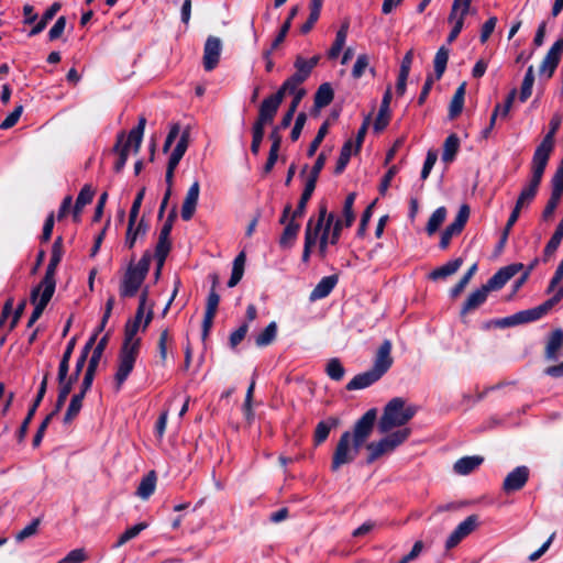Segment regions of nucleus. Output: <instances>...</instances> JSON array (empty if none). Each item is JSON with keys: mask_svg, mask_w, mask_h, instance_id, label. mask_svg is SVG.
Instances as JSON below:
<instances>
[{"mask_svg": "<svg viewBox=\"0 0 563 563\" xmlns=\"http://www.w3.org/2000/svg\"><path fill=\"white\" fill-rule=\"evenodd\" d=\"M147 295V288L143 289L136 313L134 318L128 320L125 324L124 340L120 350L118 369L114 376L118 390L131 374L140 353L141 339L137 338L136 334L141 327L142 330L145 331L153 319L152 307L146 308Z\"/></svg>", "mask_w": 563, "mask_h": 563, "instance_id": "obj_1", "label": "nucleus"}, {"mask_svg": "<svg viewBox=\"0 0 563 563\" xmlns=\"http://www.w3.org/2000/svg\"><path fill=\"white\" fill-rule=\"evenodd\" d=\"M375 420L376 410L369 409L355 422L353 432L342 433L333 453L332 471H338L342 465L355 460L360 449L372 434Z\"/></svg>", "mask_w": 563, "mask_h": 563, "instance_id": "obj_2", "label": "nucleus"}, {"mask_svg": "<svg viewBox=\"0 0 563 563\" xmlns=\"http://www.w3.org/2000/svg\"><path fill=\"white\" fill-rule=\"evenodd\" d=\"M417 407L400 397L393 398L384 408V412L378 421L380 433H388L395 428L406 426L416 415Z\"/></svg>", "mask_w": 563, "mask_h": 563, "instance_id": "obj_3", "label": "nucleus"}, {"mask_svg": "<svg viewBox=\"0 0 563 563\" xmlns=\"http://www.w3.org/2000/svg\"><path fill=\"white\" fill-rule=\"evenodd\" d=\"M145 125H146V119L144 117H141L139 119L137 125L130 131V133L126 137L124 136V134H121L118 137V142L114 146V152L118 154V158L114 163L115 172L119 173L124 168L128 157L131 152H134V153L139 152V150L141 147Z\"/></svg>", "mask_w": 563, "mask_h": 563, "instance_id": "obj_4", "label": "nucleus"}, {"mask_svg": "<svg viewBox=\"0 0 563 563\" xmlns=\"http://www.w3.org/2000/svg\"><path fill=\"white\" fill-rule=\"evenodd\" d=\"M152 255L145 252L136 265H130L120 286V295L123 298L134 297L143 284L151 264Z\"/></svg>", "mask_w": 563, "mask_h": 563, "instance_id": "obj_5", "label": "nucleus"}, {"mask_svg": "<svg viewBox=\"0 0 563 563\" xmlns=\"http://www.w3.org/2000/svg\"><path fill=\"white\" fill-rule=\"evenodd\" d=\"M410 433L411 430L409 428H402L387 434L379 441L369 442L366 445L368 451L367 463L371 464L384 455L391 454L409 438Z\"/></svg>", "mask_w": 563, "mask_h": 563, "instance_id": "obj_6", "label": "nucleus"}, {"mask_svg": "<svg viewBox=\"0 0 563 563\" xmlns=\"http://www.w3.org/2000/svg\"><path fill=\"white\" fill-rule=\"evenodd\" d=\"M547 165L548 163L532 158L531 178L529 183L522 188L514 211H517L520 214L521 209L529 206L530 202L534 199Z\"/></svg>", "mask_w": 563, "mask_h": 563, "instance_id": "obj_7", "label": "nucleus"}, {"mask_svg": "<svg viewBox=\"0 0 563 563\" xmlns=\"http://www.w3.org/2000/svg\"><path fill=\"white\" fill-rule=\"evenodd\" d=\"M472 1L473 0H453L448 19L449 22L453 24V27L448 36V43L454 42L461 33L464 26V19L470 13Z\"/></svg>", "mask_w": 563, "mask_h": 563, "instance_id": "obj_8", "label": "nucleus"}, {"mask_svg": "<svg viewBox=\"0 0 563 563\" xmlns=\"http://www.w3.org/2000/svg\"><path fill=\"white\" fill-rule=\"evenodd\" d=\"M562 123V117L560 114L553 115L550 121V131L543 137L542 142L536 148L533 157L544 163L549 162L550 155L554 148V135L560 129Z\"/></svg>", "mask_w": 563, "mask_h": 563, "instance_id": "obj_9", "label": "nucleus"}, {"mask_svg": "<svg viewBox=\"0 0 563 563\" xmlns=\"http://www.w3.org/2000/svg\"><path fill=\"white\" fill-rule=\"evenodd\" d=\"M478 526V517L471 515L466 517L459 526L452 531L445 541L448 550L455 548L463 539L470 536Z\"/></svg>", "mask_w": 563, "mask_h": 563, "instance_id": "obj_10", "label": "nucleus"}, {"mask_svg": "<svg viewBox=\"0 0 563 563\" xmlns=\"http://www.w3.org/2000/svg\"><path fill=\"white\" fill-rule=\"evenodd\" d=\"M522 269L523 265L521 263H514L501 267L487 280L484 286L488 289V291L498 290Z\"/></svg>", "mask_w": 563, "mask_h": 563, "instance_id": "obj_11", "label": "nucleus"}, {"mask_svg": "<svg viewBox=\"0 0 563 563\" xmlns=\"http://www.w3.org/2000/svg\"><path fill=\"white\" fill-rule=\"evenodd\" d=\"M222 52V42L217 36H209L205 43L203 47V58L202 64L203 68L207 71H211L214 69L220 60Z\"/></svg>", "mask_w": 563, "mask_h": 563, "instance_id": "obj_12", "label": "nucleus"}, {"mask_svg": "<svg viewBox=\"0 0 563 563\" xmlns=\"http://www.w3.org/2000/svg\"><path fill=\"white\" fill-rule=\"evenodd\" d=\"M282 102L280 93H273L265 98L260 106L255 124H261V126L265 128L266 124L272 123Z\"/></svg>", "mask_w": 563, "mask_h": 563, "instance_id": "obj_13", "label": "nucleus"}, {"mask_svg": "<svg viewBox=\"0 0 563 563\" xmlns=\"http://www.w3.org/2000/svg\"><path fill=\"white\" fill-rule=\"evenodd\" d=\"M563 54V38L558 40L549 49L540 65V75L551 78Z\"/></svg>", "mask_w": 563, "mask_h": 563, "instance_id": "obj_14", "label": "nucleus"}, {"mask_svg": "<svg viewBox=\"0 0 563 563\" xmlns=\"http://www.w3.org/2000/svg\"><path fill=\"white\" fill-rule=\"evenodd\" d=\"M334 214L327 212L324 205L319 208L318 219H312V232H318V241L330 243L331 228L333 225Z\"/></svg>", "mask_w": 563, "mask_h": 563, "instance_id": "obj_15", "label": "nucleus"}, {"mask_svg": "<svg viewBox=\"0 0 563 563\" xmlns=\"http://www.w3.org/2000/svg\"><path fill=\"white\" fill-rule=\"evenodd\" d=\"M53 295L54 294H51L49 290H41V287L33 288L30 299L34 305V310L27 321L29 328H31L40 319Z\"/></svg>", "mask_w": 563, "mask_h": 563, "instance_id": "obj_16", "label": "nucleus"}, {"mask_svg": "<svg viewBox=\"0 0 563 563\" xmlns=\"http://www.w3.org/2000/svg\"><path fill=\"white\" fill-rule=\"evenodd\" d=\"M529 479V468L527 466H518L511 471L503 483V489L507 494L520 490Z\"/></svg>", "mask_w": 563, "mask_h": 563, "instance_id": "obj_17", "label": "nucleus"}, {"mask_svg": "<svg viewBox=\"0 0 563 563\" xmlns=\"http://www.w3.org/2000/svg\"><path fill=\"white\" fill-rule=\"evenodd\" d=\"M391 349L393 344L389 340H385L376 351L374 357L373 369L380 374L382 376L391 367L393 357H391Z\"/></svg>", "mask_w": 563, "mask_h": 563, "instance_id": "obj_18", "label": "nucleus"}, {"mask_svg": "<svg viewBox=\"0 0 563 563\" xmlns=\"http://www.w3.org/2000/svg\"><path fill=\"white\" fill-rule=\"evenodd\" d=\"M199 192H200V185L199 181L196 180L194 184L189 187L186 197L184 199L183 206H181V218L185 221H189L196 211V207L199 199Z\"/></svg>", "mask_w": 563, "mask_h": 563, "instance_id": "obj_19", "label": "nucleus"}, {"mask_svg": "<svg viewBox=\"0 0 563 563\" xmlns=\"http://www.w3.org/2000/svg\"><path fill=\"white\" fill-rule=\"evenodd\" d=\"M320 55H314L309 59L302 57L301 55H298L294 63L296 71L295 74H292V76L296 77L301 82H305L309 78L313 68L318 65Z\"/></svg>", "mask_w": 563, "mask_h": 563, "instance_id": "obj_20", "label": "nucleus"}, {"mask_svg": "<svg viewBox=\"0 0 563 563\" xmlns=\"http://www.w3.org/2000/svg\"><path fill=\"white\" fill-rule=\"evenodd\" d=\"M563 347V330L555 329L548 338L544 357L548 361H556L560 356V351Z\"/></svg>", "mask_w": 563, "mask_h": 563, "instance_id": "obj_21", "label": "nucleus"}, {"mask_svg": "<svg viewBox=\"0 0 563 563\" xmlns=\"http://www.w3.org/2000/svg\"><path fill=\"white\" fill-rule=\"evenodd\" d=\"M338 280H339V278L336 275H330V276H325V277L321 278V280L317 284V286L310 292L309 299L311 301H316V300L325 298L327 296L330 295V292L336 286Z\"/></svg>", "mask_w": 563, "mask_h": 563, "instance_id": "obj_22", "label": "nucleus"}, {"mask_svg": "<svg viewBox=\"0 0 563 563\" xmlns=\"http://www.w3.org/2000/svg\"><path fill=\"white\" fill-rule=\"evenodd\" d=\"M382 377L380 374H377L373 368H371L367 372L361 373L356 376H354L346 385L347 390H356V389H363L375 382H377Z\"/></svg>", "mask_w": 563, "mask_h": 563, "instance_id": "obj_23", "label": "nucleus"}, {"mask_svg": "<svg viewBox=\"0 0 563 563\" xmlns=\"http://www.w3.org/2000/svg\"><path fill=\"white\" fill-rule=\"evenodd\" d=\"M390 100H391V92L388 89L385 92L384 97H383L378 114H377V117L375 119V122H374V130L376 132L383 131L388 125V123H389V120H390V110H389Z\"/></svg>", "mask_w": 563, "mask_h": 563, "instance_id": "obj_24", "label": "nucleus"}, {"mask_svg": "<svg viewBox=\"0 0 563 563\" xmlns=\"http://www.w3.org/2000/svg\"><path fill=\"white\" fill-rule=\"evenodd\" d=\"M488 294L489 291L484 285L471 292L462 307L461 313L464 316L477 309L486 301Z\"/></svg>", "mask_w": 563, "mask_h": 563, "instance_id": "obj_25", "label": "nucleus"}, {"mask_svg": "<svg viewBox=\"0 0 563 563\" xmlns=\"http://www.w3.org/2000/svg\"><path fill=\"white\" fill-rule=\"evenodd\" d=\"M96 190L91 185H85L80 192L78 194V197L76 199L75 205L73 206V221H77L80 212L84 210V208L91 203L93 197H95Z\"/></svg>", "mask_w": 563, "mask_h": 563, "instance_id": "obj_26", "label": "nucleus"}, {"mask_svg": "<svg viewBox=\"0 0 563 563\" xmlns=\"http://www.w3.org/2000/svg\"><path fill=\"white\" fill-rule=\"evenodd\" d=\"M484 459L478 455L464 456L454 463L453 470L459 475H467L476 470Z\"/></svg>", "mask_w": 563, "mask_h": 563, "instance_id": "obj_27", "label": "nucleus"}, {"mask_svg": "<svg viewBox=\"0 0 563 563\" xmlns=\"http://www.w3.org/2000/svg\"><path fill=\"white\" fill-rule=\"evenodd\" d=\"M296 219L297 218H294V214L291 213V218L285 225L284 232L279 239V244L282 247H291L294 242L296 241L300 230V224L296 222Z\"/></svg>", "mask_w": 563, "mask_h": 563, "instance_id": "obj_28", "label": "nucleus"}, {"mask_svg": "<svg viewBox=\"0 0 563 563\" xmlns=\"http://www.w3.org/2000/svg\"><path fill=\"white\" fill-rule=\"evenodd\" d=\"M188 140H189V132L185 131L180 135L175 148L173 150L169 159H168V167L176 168L183 158V156L186 153V150L188 147Z\"/></svg>", "mask_w": 563, "mask_h": 563, "instance_id": "obj_29", "label": "nucleus"}, {"mask_svg": "<svg viewBox=\"0 0 563 563\" xmlns=\"http://www.w3.org/2000/svg\"><path fill=\"white\" fill-rule=\"evenodd\" d=\"M465 91H466V84L463 82L457 87V89L454 92V96L450 102L449 107V118L455 119L459 114H461L463 107H464V99H465Z\"/></svg>", "mask_w": 563, "mask_h": 563, "instance_id": "obj_30", "label": "nucleus"}, {"mask_svg": "<svg viewBox=\"0 0 563 563\" xmlns=\"http://www.w3.org/2000/svg\"><path fill=\"white\" fill-rule=\"evenodd\" d=\"M347 33H349V22H344L341 25V27L339 29V31L336 32L335 40H334L331 48L328 52V57L330 59H334L340 55L341 51L343 49V47L345 45Z\"/></svg>", "mask_w": 563, "mask_h": 563, "instance_id": "obj_31", "label": "nucleus"}, {"mask_svg": "<svg viewBox=\"0 0 563 563\" xmlns=\"http://www.w3.org/2000/svg\"><path fill=\"white\" fill-rule=\"evenodd\" d=\"M59 263H60L59 261H56L53 258L49 260V263L46 267L45 275H44L43 279L41 280V283L36 287H41V290H49L51 294H54L55 286H56L55 273H56V268Z\"/></svg>", "mask_w": 563, "mask_h": 563, "instance_id": "obj_32", "label": "nucleus"}, {"mask_svg": "<svg viewBox=\"0 0 563 563\" xmlns=\"http://www.w3.org/2000/svg\"><path fill=\"white\" fill-rule=\"evenodd\" d=\"M62 4L59 2H54L42 15V18L37 21V23L32 27L29 35L34 36L40 34L46 26L47 23L53 20L56 13L60 10Z\"/></svg>", "mask_w": 563, "mask_h": 563, "instance_id": "obj_33", "label": "nucleus"}, {"mask_svg": "<svg viewBox=\"0 0 563 563\" xmlns=\"http://www.w3.org/2000/svg\"><path fill=\"white\" fill-rule=\"evenodd\" d=\"M134 225L135 224H131V222L129 221V225H128V230H126V235H125V241H124L125 246L129 247V249L134 247L137 239L139 238H143L146 234V230H147V227L143 222V220H141L136 224V227H134Z\"/></svg>", "mask_w": 563, "mask_h": 563, "instance_id": "obj_34", "label": "nucleus"}, {"mask_svg": "<svg viewBox=\"0 0 563 563\" xmlns=\"http://www.w3.org/2000/svg\"><path fill=\"white\" fill-rule=\"evenodd\" d=\"M318 232H312V218L309 219L305 230V245L302 251V262L307 263L310 258L311 249L317 244Z\"/></svg>", "mask_w": 563, "mask_h": 563, "instance_id": "obj_35", "label": "nucleus"}, {"mask_svg": "<svg viewBox=\"0 0 563 563\" xmlns=\"http://www.w3.org/2000/svg\"><path fill=\"white\" fill-rule=\"evenodd\" d=\"M461 265H462L461 258H455L453 261H450V262L445 263L444 265L432 271L430 274V278L433 280L445 278V277L456 273L457 269L461 267Z\"/></svg>", "mask_w": 563, "mask_h": 563, "instance_id": "obj_36", "label": "nucleus"}, {"mask_svg": "<svg viewBox=\"0 0 563 563\" xmlns=\"http://www.w3.org/2000/svg\"><path fill=\"white\" fill-rule=\"evenodd\" d=\"M460 148V140L456 134L449 135L443 144L442 161L451 163L454 161L455 155Z\"/></svg>", "mask_w": 563, "mask_h": 563, "instance_id": "obj_37", "label": "nucleus"}, {"mask_svg": "<svg viewBox=\"0 0 563 563\" xmlns=\"http://www.w3.org/2000/svg\"><path fill=\"white\" fill-rule=\"evenodd\" d=\"M245 266V253L241 252L233 261L231 277L228 282V287L236 286L243 277Z\"/></svg>", "mask_w": 563, "mask_h": 563, "instance_id": "obj_38", "label": "nucleus"}, {"mask_svg": "<svg viewBox=\"0 0 563 563\" xmlns=\"http://www.w3.org/2000/svg\"><path fill=\"white\" fill-rule=\"evenodd\" d=\"M333 89L330 84H322L314 95V107L318 109L324 108L333 100Z\"/></svg>", "mask_w": 563, "mask_h": 563, "instance_id": "obj_39", "label": "nucleus"}, {"mask_svg": "<svg viewBox=\"0 0 563 563\" xmlns=\"http://www.w3.org/2000/svg\"><path fill=\"white\" fill-rule=\"evenodd\" d=\"M156 475L152 471L144 476L137 487L136 495L142 499H147L155 490Z\"/></svg>", "mask_w": 563, "mask_h": 563, "instance_id": "obj_40", "label": "nucleus"}, {"mask_svg": "<svg viewBox=\"0 0 563 563\" xmlns=\"http://www.w3.org/2000/svg\"><path fill=\"white\" fill-rule=\"evenodd\" d=\"M470 217V208L467 205H463L460 207L459 212L454 219V221L446 227L451 232L455 235H459L463 228L465 227L467 219Z\"/></svg>", "mask_w": 563, "mask_h": 563, "instance_id": "obj_41", "label": "nucleus"}, {"mask_svg": "<svg viewBox=\"0 0 563 563\" xmlns=\"http://www.w3.org/2000/svg\"><path fill=\"white\" fill-rule=\"evenodd\" d=\"M449 53L450 51L445 46H441L435 53L433 59L435 79H440L443 76L449 60Z\"/></svg>", "mask_w": 563, "mask_h": 563, "instance_id": "obj_42", "label": "nucleus"}, {"mask_svg": "<svg viewBox=\"0 0 563 563\" xmlns=\"http://www.w3.org/2000/svg\"><path fill=\"white\" fill-rule=\"evenodd\" d=\"M69 358H70V342H68L65 346L63 358H62L59 367H58L57 380H58L59 387H64L68 383L70 384V378H67L68 369H69V367H68Z\"/></svg>", "mask_w": 563, "mask_h": 563, "instance_id": "obj_43", "label": "nucleus"}, {"mask_svg": "<svg viewBox=\"0 0 563 563\" xmlns=\"http://www.w3.org/2000/svg\"><path fill=\"white\" fill-rule=\"evenodd\" d=\"M446 218V209L444 207H439L433 211L431 217L428 220L426 230L429 235H433L439 228L442 225Z\"/></svg>", "mask_w": 563, "mask_h": 563, "instance_id": "obj_44", "label": "nucleus"}, {"mask_svg": "<svg viewBox=\"0 0 563 563\" xmlns=\"http://www.w3.org/2000/svg\"><path fill=\"white\" fill-rule=\"evenodd\" d=\"M551 308H552V306H548V300H547L544 303H542L541 306H539L537 308L518 312V317H519V320L521 323L534 321V320L540 319Z\"/></svg>", "mask_w": 563, "mask_h": 563, "instance_id": "obj_45", "label": "nucleus"}, {"mask_svg": "<svg viewBox=\"0 0 563 563\" xmlns=\"http://www.w3.org/2000/svg\"><path fill=\"white\" fill-rule=\"evenodd\" d=\"M316 189V185L311 184V181H306L303 191L301 194L300 200L298 202L297 208L292 211L294 218H301L306 211L307 203L311 198L313 191Z\"/></svg>", "mask_w": 563, "mask_h": 563, "instance_id": "obj_46", "label": "nucleus"}, {"mask_svg": "<svg viewBox=\"0 0 563 563\" xmlns=\"http://www.w3.org/2000/svg\"><path fill=\"white\" fill-rule=\"evenodd\" d=\"M338 420L334 418H330L325 421H320L314 430V442L316 444H320L327 440L329 433L333 427H335Z\"/></svg>", "mask_w": 563, "mask_h": 563, "instance_id": "obj_47", "label": "nucleus"}, {"mask_svg": "<svg viewBox=\"0 0 563 563\" xmlns=\"http://www.w3.org/2000/svg\"><path fill=\"white\" fill-rule=\"evenodd\" d=\"M533 84H534V70H533V66H529L526 71V75L523 77L521 88H520L519 100L521 102L527 101L528 98L531 96Z\"/></svg>", "mask_w": 563, "mask_h": 563, "instance_id": "obj_48", "label": "nucleus"}, {"mask_svg": "<svg viewBox=\"0 0 563 563\" xmlns=\"http://www.w3.org/2000/svg\"><path fill=\"white\" fill-rule=\"evenodd\" d=\"M277 324L272 321L256 338L255 344L260 347L269 345L276 338Z\"/></svg>", "mask_w": 563, "mask_h": 563, "instance_id": "obj_49", "label": "nucleus"}, {"mask_svg": "<svg viewBox=\"0 0 563 563\" xmlns=\"http://www.w3.org/2000/svg\"><path fill=\"white\" fill-rule=\"evenodd\" d=\"M303 82H301L300 80H298L296 77H294L292 75L287 78L283 85L279 87V89L275 92V93H280V99L283 100L286 96V93L288 95H296L298 91L300 90H306L305 88L301 87Z\"/></svg>", "mask_w": 563, "mask_h": 563, "instance_id": "obj_50", "label": "nucleus"}, {"mask_svg": "<svg viewBox=\"0 0 563 563\" xmlns=\"http://www.w3.org/2000/svg\"><path fill=\"white\" fill-rule=\"evenodd\" d=\"M147 528V523L140 522L134 525L133 527L126 529L118 539V541L113 544L114 548H120L125 544L128 541L137 537L144 529Z\"/></svg>", "mask_w": 563, "mask_h": 563, "instance_id": "obj_51", "label": "nucleus"}, {"mask_svg": "<svg viewBox=\"0 0 563 563\" xmlns=\"http://www.w3.org/2000/svg\"><path fill=\"white\" fill-rule=\"evenodd\" d=\"M352 146H353V142L351 140L346 141L344 143V145L342 146L341 153H340V156L338 158L335 169H334L335 174L339 175L345 169V167L349 164V161L351 158V155H352Z\"/></svg>", "mask_w": 563, "mask_h": 563, "instance_id": "obj_52", "label": "nucleus"}, {"mask_svg": "<svg viewBox=\"0 0 563 563\" xmlns=\"http://www.w3.org/2000/svg\"><path fill=\"white\" fill-rule=\"evenodd\" d=\"M328 376L333 380H341L345 374V369L339 358H331L325 367Z\"/></svg>", "mask_w": 563, "mask_h": 563, "instance_id": "obj_53", "label": "nucleus"}, {"mask_svg": "<svg viewBox=\"0 0 563 563\" xmlns=\"http://www.w3.org/2000/svg\"><path fill=\"white\" fill-rule=\"evenodd\" d=\"M477 271V264H473L467 272L464 274V276L460 279V282L451 289V297L456 298L467 286L471 278L474 276V274Z\"/></svg>", "mask_w": 563, "mask_h": 563, "instance_id": "obj_54", "label": "nucleus"}, {"mask_svg": "<svg viewBox=\"0 0 563 563\" xmlns=\"http://www.w3.org/2000/svg\"><path fill=\"white\" fill-rule=\"evenodd\" d=\"M170 250V242L169 240H163L158 239L156 250H155V258L158 263V269H162L164 266L165 260L169 253Z\"/></svg>", "mask_w": 563, "mask_h": 563, "instance_id": "obj_55", "label": "nucleus"}, {"mask_svg": "<svg viewBox=\"0 0 563 563\" xmlns=\"http://www.w3.org/2000/svg\"><path fill=\"white\" fill-rule=\"evenodd\" d=\"M354 200H355V194L352 192L346 197V199L344 201L343 217H344L345 227L352 225V223L354 221V212H353Z\"/></svg>", "mask_w": 563, "mask_h": 563, "instance_id": "obj_56", "label": "nucleus"}, {"mask_svg": "<svg viewBox=\"0 0 563 563\" xmlns=\"http://www.w3.org/2000/svg\"><path fill=\"white\" fill-rule=\"evenodd\" d=\"M325 161H327L325 155L323 153H320L319 156L317 157L306 181H311V184L317 185L320 172L324 167Z\"/></svg>", "mask_w": 563, "mask_h": 563, "instance_id": "obj_57", "label": "nucleus"}, {"mask_svg": "<svg viewBox=\"0 0 563 563\" xmlns=\"http://www.w3.org/2000/svg\"><path fill=\"white\" fill-rule=\"evenodd\" d=\"M369 65V58L366 54H361L357 56L356 58V62L353 66V69H352V76L355 78V79H358L363 76L365 69L368 67Z\"/></svg>", "mask_w": 563, "mask_h": 563, "instance_id": "obj_58", "label": "nucleus"}, {"mask_svg": "<svg viewBox=\"0 0 563 563\" xmlns=\"http://www.w3.org/2000/svg\"><path fill=\"white\" fill-rule=\"evenodd\" d=\"M40 518L33 519L26 527L19 531L15 536L16 541H23L37 532L40 526Z\"/></svg>", "mask_w": 563, "mask_h": 563, "instance_id": "obj_59", "label": "nucleus"}, {"mask_svg": "<svg viewBox=\"0 0 563 563\" xmlns=\"http://www.w3.org/2000/svg\"><path fill=\"white\" fill-rule=\"evenodd\" d=\"M328 133V123H323L317 135L314 136V139L312 140V142L310 143L309 145V148H308V156H313L317 152V150L319 148L320 144L322 143L324 136L327 135Z\"/></svg>", "mask_w": 563, "mask_h": 563, "instance_id": "obj_60", "label": "nucleus"}, {"mask_svg": "<svg viewBox=\"0 0 563 563\" xmlns=\"http://www.w3.org/2000/svg\"><path fill=\"white\" fill-rule=\"evenodd\" d=\"M69 394H70L69 383L64 387H59L58 396H57V400L55 402L54 409L49 412L51 417H55L60 411V409L65 405V401Z\"/></svg>", "mask_w": 563, "mask_h": 563, "instance_id": "obj_61", "label": "nucleus"}, {"mask_svg": "<svg viewBox=\"0 0 563 563\" xmlns=\"http://www.w3.org/2000/svg\"><path fill=\"white\" fill-rule=\"evenodd\" d=\"M264 126H261V124L253 125V140L251 144V151L254 155H257L260 152V147L264 137Z\"/></svg>", "mask_w": 563, "mask_h": 563, "instance_id": "obj_62", "label": "nucleus"}, {"mask_svg": "<svg viewBox=\"0 0 563 563\" xmlns=\"http://www.w3.org/2000/svg\"><path fill=\"white\" fill-rule=\"evenodd\" d=\"M23 112V107L18 106L14 110L0 123L1 130H8L16 124L21 114Z\"/></svg>", "mask_w": 563, "mask_h": 563, "instance_id": "obj_63", "label": "nucleus"}, {"mask_svg": "<svg viewBox=\"0 0 563 563\" xmlns=\"http://www.w3.org/2000/svg\"><path fill=\"white\" fill-rule=\"evenodd\" d=\"M66 23H67V20H66V16L62 15L57 19V21L55 22V24L51 27L49 32H48V38L51 41H55L57 38H59L66 27Z\"/></svg>", "mask_w": 563, "mask_h": 563, "instance_id": "obj_64", "label": "nucleus"}]
</instances>
